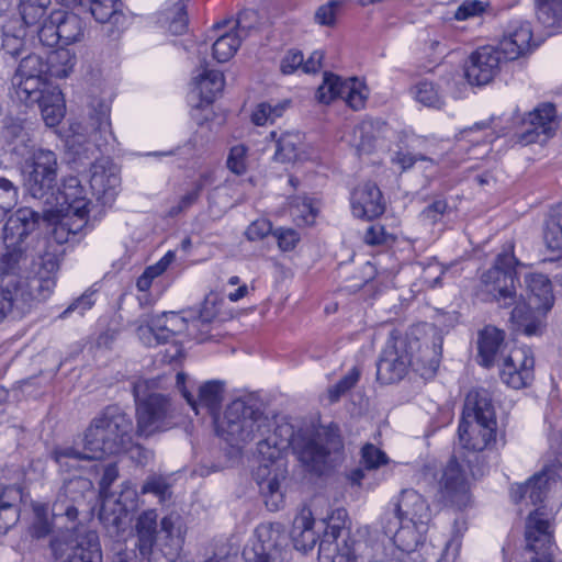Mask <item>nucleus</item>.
Masks as SVG:
<instances>
[{
    "mask_svg": "<svg viewBox=\"0 0 562 562\" xmlns=\"http://www.w3.org/2000/svg\"><path fill=\"white\" fill-rule=\"evenodd\" d=\"M544 241L549 249L562 251V204L552 209L546 223Z\"/></svg>",
    "mask_w": 562,
    "mask_h": 562,
    "instance_id": "nucleus-45",
    "label": "nucleus"
},
{
    "mask_svg": "<svg viewBox=\"0 0 562 562\" xmlns=\"http://www.w3.org/2000/svg\"><path fill=\"white\" fill-rule=\"evenodd\" d=\"M425 529L426 526L406 521V524L400 528V531L394 535L392 539L393 543L402 552H414L423 543Z\"/></svg>",
    "mask_w": 562,
    "mask_h": 562,
    "instance_id": "nucleus-42",
    "label": "nucleus"
},
{
    "mask_svg": "<svg viewBox=\"0 0 562 562\" xmlns=\"http://www.w3.org/2000/svg\"><path fill=\"white\" fill-rule=\"evenodd\" d=\"M517 263L510 246L508 251L499 254L494 266L482 274L484 290L501 307H509L517 303L515 289Z\"/></svg>",
    "mask_w": 562,
    "mask_h": 562,
    "instance_id": "nucleus-11",
    "label": "nucleus"
},
{
    "mask_svg": "<svg viewBox=\"0 0 562 562\" xmlns=\"http://www.w3.org/2000/svg\"><path fill=\"white\" fill-rule=\"evenodd\" d=\"M258 462L254 480L268 509L277 512L284 504L283 484L288 477V462L284 457H279L276 449L272 454H258Z\"/></svg>",
    "mask_w": 562,
    "mask_h": 562,
    "instance_id": "nucleus-10",
    "label": "nucleus"
},
{
    "mask_svg": "<svg viewBox=\"0 0 562 562\" xmlns=\"http://www.w3.org/2000/svg\"><path fill=\"white\" fill-rule=\"evenodd\" d=\"M558 126L555 106L552 103H542L521 120L518 140L522 145L543 144L555 134Z\"/></svg>",
    "mask_w": 562,
    "mask_h": 562,
    "instance_id": "nucleus-16",
    "label": "nucleus"
},
{
    "mask_svg": "<svg viewBox=\"0 0 562 562\" xmlns=\"http://www.w3.org/2000/svg\"><path fill=\"white\" fill-rule=\"evenodd\" d=\"M61 215V220L55 227L56 238L61 241L64 238V234H78L87 224V215L88 213H83L82 215H74L66 213H59Z\"/></svg>",
    "mask_w": 562,
    "mask_h": 562,
    "instance_id": "nucleus-55",
    "label": "nucleus"
},
{
    "mask_svg": "<svg viewBox=\"0 0 562 562\" xmlns=\"http://www.w3.org/2000/svg\"><path fill=\"white\" fill-rule=\"evenodd\" d=\"M34 104H38L47 126H56L64 117V98L58 87L48 86L43 89V95Z\"/></svg>",
    "mask_w": 562,
    "mask_h": 562,
    "instance_id": "nucleus-33",
    "label": "nucleus"
},
{
    "mask_svg": "<svg viewBox=\"0 0 562 562\" xmlns=\"http://www.w3.org/2000/svg\"><path fill=\"white\" fill-rule=\"evenodd\" d=\"M526 549L536 553L530 562H553L551 548L553 536L550 530V521L547 514L537 508L530 513L526 521Z\"/></svg>",
    "mask_w": 562,
    "mask_h": 562,
    "instance_id": "nucleus-19",
    "label": "nucleus"
},
{
    "mask_svg": "<svg viewBox=\"0 0 562 562\" xmlns=\"http://www.w3.org/2000/svg\"><path fill=\"white\" fill-rule=\"evenodd\" d=\"M255 12L245 11L238 15L235 23L236 31L226 32L220 35L212 45L213 58L218 63L228 61L240 46L243 36H246L251 29L247 23Z\"/></svg>",
    "mask_w": 562,
    "mask_h": 562,
    "instance_id": "nucleus-27",
    "label": "nucleus"
},
{
    "mask_svg": "<svg viewBox=\"0 0 562 562\" xmlns=\"http://www.w3.org/2000/svg\"><path fill=\"white\" fill-rule=\"evenodd\" d=\"M175 255L169 251L158 262L145 269L142 276L136 281V286L139 291H147L154 279L162 274L169 265L173 261Z\"/></svg>",
    "mask_w": 562,
    "mask_h": 562,
    "instance_id": "nucleus-50",
    "label": "nucleus"
},
{
    "mask_svg": "<svg viewBox=\"0 0 562 562\" xmlns=\"http://www.w3.org/2000/svg\"><path fill=\"white\" fill-rule=\"evenodd\" d=\"M40 218V213L31 207H21L8 218L2 234L5 252L0 258V276L13 272L27 257H32V262L38 260V240H48L37 233Z\"/></svg>",
    "mask_w": 562,
    "mask_h": 562,
    "instance_id": "nucleus-5",
    "label": "nucleus"
},
{
    "mask_svg": "<svg viewBox=\"0 0 562 562\" xmlns=\"http://www.w3.org/2000/svg\"><path fill=\"white\" fill-rule=\"evenodd\" d=\"M504 331L496 327L487 326L481 333L479 337V358L480 364L485 368H490L495 363L502 361L504 357Z\"/></svg>",
    "mask_w": 562,
    "mask_h": 562,
    "instance_id": "nucleus-31",
    "label": "nucleus"
},
{
    "mask_svg": "<svg viewBox=\"0 0 562 562\" xmlns=\"http://www.w3.org/2000/svg\"><path fill=\"white\" fill-rule=\"evenodd\" d=\"M211 181L210 173H202L199 179L193 183L192 188L183 194L178 203L171 206L168 211V215L171 217H176L179 214L189 210L193 204H195L204 190L205 186Z\"/></svg>",
    "mask_w": 562,
    "mask_h": 562,
    "instance_id": "nucleus-46",
    "label": "nucleus"
},
{
    "mask_svg": "<svg viewBox=\"0 0 562 562\" xmlns=\"http://www.w3.org/2000/svg\"><path fill=\"white\" fill-rule=\"evenodd\" d=\"M119 477V469L115 463H110L104 467L103 473L99 483V492H95L97 496L90 503V508L87 512H90L93 509V503L98 499V497H110L109 491L111 485L116 481Z\"/></svg>",
    "mask_w": 562,
    "mask_h": 562,
    "instance_id": "nucleus-62",
    "label": "nucleus"
},
{
    "mask_svg": "<svg viewBox=\"0 0 562 562\" xmlns=\"http://www.w3.org/2000/svg\"><path fill=\"white\" fill-rule=\"evenodd\" d=\"M83 5H89L92 16L100 23L121 25L124 22L120 0H85Z\"/></svg>",
    "mask_w": 562,
    "mask_h": 562,
    "instance_id": "nucleus-39",
    "label": "nucleus"
},
{
    "mask_svg": "<svg viewBox=\"0 0 562 562\" xmlns=\"http://www.w3.org/2000/svg\"><path fill=\"white\" fill-rule=\"evenodd\" d=\"M380 522L383 533L393 539L394 535L400 531V528L406 524V520L402 513L397 510V506L394 504L392 509L386 510L382 515Z\"/></svg>",
    "mask_w": 562,
    "mask_h": 562,
    "instance_id": "nucleus-61",
    "label": "nucleus"
},
{
    "mask_svg": "<svg viewBox=\"0 0 562 562\" xmlns=\"http://www.w3.org/2000/svg\"><path fill=\"white\" fill-rule=\"evenodd\" d=\"M395 505L407 522L427 526L431 518V512L428 503L415 490L402 491Z\"/></svg>",
    "mask_w": 562,
    "mask_h": 562,
    "instance_id": "nucleus-30",
    "label": "nucleus"
},
{
    "mask_svg": "<svg viewBox=\"0 0 562 562\" xmlns=\"http://www.w3.org/2000/svg\"><path fill=\"white\" fill-rule=\"evenodd\" d=\"M47 63L34 53L24 56L13 76L15 93L21 102L33 105L43 95V89L49 85L46 81Z\"/></svg>",
    "mask_w": 562,
    "mask_h": 562,
    "instance_id": "nucleus-14",
    "label": "nucleus"
},
{
    "mask_svg": "<svg viewBox=\"0 0 562 562\" xmlns=\"http://www.w3.org/2000/svg\"><path fill=\"white\" fill-rule=\"evenodd\" d=\"M192 83L201 101L211 104L223 91L225 79L221 71L210 69L209 63L203 59L196 69V75L192 78Z\"/></svg>",
    "mask_w": 562,
    "mask_h": 562,
    "instance_id": "nucleus-29",
    "label": "nucleus"
},
{
    "mask_svg": "<svg viewBox=\"0 0 562 562\" xmlns=\"http://www.w3.org/2000/svg\"><path fill=\"white\" fill-rule=\"evenodd\" d=\"M102 504L99 512V519L111 535H119L124 529V519L127 516L126 508L119 499L101 497Z\"/></svg>",
    "mask_w": 562,
    "mask_h": 562,
    "instance_id": "nucleus-38",
    "label": "nucleus"
},
{
    "mask_svg": "<svg viewBox=\"0 0 562 562\" xmlns=\"http://www.w3.org/2000/svg\"><path fill=\"white\" fill-rule=\"evenodd\" d=\"M90 188L102 203L114 200L121 183L120 168L110 159L102 158L91 166Z\"/></svg>",
    "mask_w": 562,
    "mask_h": 562,
    "instance_id": "nucleus-22",
    "label": "nucleus"
},
{
    "mask_svg": "<svg viewBox=\"0 0 562 562\" xmlns=\"http://www.w3.org/2000/svg\"><path fill=\"white\" fill-rule=\"evenodd\" d=\"M366 88L356 78L346 80V85L342 86V100L353 110H360L363 108L367 94Z\"/></svg>",
    "mask_w": 562,
    "mask_h": 562,
    "instance_id": "nucleus-54",
    "label": "nucleus"
},
{
    "mask_svg": "<svg viewBox=\"0 0 562 562\" xmlns=\"http://www.w3.org/2000/svg\"><path fill=\"white\" fill-rule=\"evenodd\" d=\"M379 122L364 120L353 131V142L359 154H369L374 146V125Z\"/></svg>",
    "mask_w": 562,
    "mask_h": 562,
    "instance_id": "nucleus-49",
    "label": "nucleus"
},
{
    "mask_svg": "<svg viewBox=\"0 0 562 562\" xmlns=\"http://www.w3.org/2000/svg\"><path fill=\"white\" fill-rule=\"evenodd\" d=\"M346 80L340 77L325 72L323 83L316 91V99L322 103H329L337 98H342V86Z\"/></svg>",
    "mask_w": 562,
    "mask_h": 562,
    "instance_id": "nucleus-48",
    "label": "nucleus"
},
{
    "mask_svg": "<svg viewBox=\"0 0 562 562\" xmlns=\"http://www.w3.org/2000/svg\"><path fill=\"white\" fill-rule=\"evenodd\" d=\"M413 94L415 99L426 105L431 108H441L443 104L442 98L435 87V85L430 81H419L414 88H413Z\"/></svg>",
    "mask_w": 562,
    "mask_h": 562,
    "instance_id": "nucleus-53",
    "label": "nucleus"
},
{
    "mask_svg": "<svg viewBox=\"0 0 562 562\" xmlns=\"http://www.w3.org/2000/svg\"><path fill=\"white\" fill-rule=\"evenodd\" d=\"M169 484L167 483V480L157 474H151L147 476L144 484L140 487L142 494H154L159 498V502H165L167 498L170 497L169 492Z\"/></svg>",
    "mask_w": 562,
    "mask_h": 562,
    "instance_id": "nucleus-58",
    "label": "nucleus"
},
{
    "mask_svg": "<svg viewBox=\"0 0 562 562\" xmlns=\"http://www.w3.org/2000/svg\"><path fill=\"white\" fill-rule=\"evenodd\" d=\"M346 517L345 509H337L329 517L319 542L318 562H379L373 544L350 535Z\"/></svg>",
    "mask_w": 562,
    "mask_h": 562,
    "instance_id": "nucleus-8",
    "label": "nucleus"
},
{
    "mask_svg": "<svg viewBox=\"0 0 562 562\" xmlns=\"http://www.w3.org/2000/svg\"><path fill=\"white\" fill-rule=\"evenodd\" d=\"M36 519L32 526L33 536L36 538L46 537L52 530V524L46 517L47 508L44 505L34 507Z\"/></svg>",
    "mask_w": 562,
    "mask_h": 562,
    "instance_id": "nucleus-64",
    "label": "nucleus"
},
{
    "mask_svg": "<svg viewBox=\"0 0 562 562\" xmlns=\"http://www.w3.org/2000/svg\"><path fill=\"white\" fill-rule=\"evenodd\" d=\"M538 21L548 29L562 27V0H535Z\"/></svg>",
    "mask_w": 562,
    "mask_h": 562,
    "instance_id": "nucleus-43",
    "label": "nucleus"
},
{
    "mask_svg": "<svg viewBox=\"0 0 562 562\" xmlns=\"http://www.w3.org/2000/svg\"><path fill=\"white\" fill-rule=\"evenodd\" d=\"M97 494L92 482L76 476L64 483L52 505L53 521L57 527L75 531V538L67 543L70 549L68 562H102L99 536L94 530H81L78 522L80 513L90 508Z\"/></svg>",
    "mask_w": 562,
    "mask_h": 562,
    "instance_id": "nucleus-2",
    "label": "nucleus"
},
{
    "mask_svg": "<svg viewBox=\"0 0 562 562\" xmlns=\"http://www.w3.org/2000/svg\"><path fill=\"white\" fill-rule=\"evenodd\" d=\"M186 528L178 514H170L160 521V530L156 539L157 546L167 559L171 562L182 550L184 543Z\"/></svg>",
    "mask_w": 562,
    "mask_h": 562,
    "instance_id": "nucleus-26",
    "label": "nucleus"
},
{
    "mask_svg": "<svg viewBox=\"0 0 562 562\" xmlns=\"http://www.w3.org/2000/svg\"><path fill=\"white\" fill-rule=\"evenodd\" d=\"M46 211L66 213L67 215H82L88 213L90 200L87 191L77 177H68L60 188L53 189V196L48 201H42Z\"/></svg>",
    "mask_w": 562,
    "mask_h": 562,
    "instance_id": "nucleus-17",
    "label": "nucleus"
},
{
    "mask_svg": "<svg viewBox=\"0 0 562 562\" xmlns=\"http://www.w3.org/2000/svg\"><path fill=\"white\" fill-rule=\"evenodd\" d=\"M30 170L24 173V187L27 193L40 201H48L53 189L57 187V156L49 149L38 148L25 164Z\"/></svg>",
    "mask_w": 562,
    "mask_h": 562,
    "instance_id": "nucleus-12",
    "label": "nucleus"
},
{
    "mask_svg": "<svg viewBox=\"0 0 562 562\" xmlns=\"http://www.w3.org/2000/svg\"><path fill=\"white\" fill-rule=\"evenodd\" d=\"M350 204L353 216L361 220H374L385 211L382 192L371 181L360 183L352 190Z\"/></svg>",
    "mask_w": 562,
    "mask_h": 562,
    "instance_id": "nucleus-23",
    "label": "nucleus"
},
{
    "mask_svg": "<svg viewBox=\"0 0 562 562\" xmlns=\"http://www.w3.org/2000/svg\"><path fill=\"white\" fill-rule=\"evenodd\" d=\"M499 375L508 386L519 390L533 380L535 359L531 351L524 347H516L502 357Z\"/></svg>",
    "mask_w": 562,
    "mask_h": 562,
    "instance_id": "nucleus-18",
    "label": "nucleus"
},
{
    "mask_svg": "<svg viewBox=\"0 0 562 562\" xmlns=\"http://www.w3.org/2000/svg\"><path fill=\"white\" fill-rule=\"evenodd\" d=\"M136 334L145 346L154 347L159 344H166V336H162L160 329L156 328L155 316L148 323L139 325Z\"/></svg>",
    "mask_w": 562,
    "mask_h": 562,
    "instance_id": "nucleus-59",
    "label": "nucleus"
},
{
    "mask_svg": "<svg viewBox=\"0 0 562 562\" xmlns=\"http://www.w3.org/2000/svg\"><path fill=\"white\" fill-rule=\"evenodd\" d=\"M360 376L357 368L351 369L348 374L340 379L334 386L328 390V396L331 403L337 402L342 394L356 385Z\"/></svg>",
    "mask_w": 562,
    "mask_h": 562,
    "instance_id": "nucleus-63",
    "label": "nucleus"
},
{
    "mask_svg": "<svg viewBox=\"0 0 562 562\" xmlns=\"http://www.w3.org/2000/svg\"><path fill=\"white\" fill-rule=\"evenodd\" d=\"M50 0H20V13L26 26H37Z\"/></svg>",
    "mask_w": 562,
    "mask_h": 562,
    "instance_id": "nucleus-47",
    "label": "nucleus"
},
{
    "mask_svg": "<svg viewBox=\"0 0 562 562\" xmlns=\"http://www.w3.org/2000/svg\"><path fill=\"white\" fill-rule=\"evenodd\" d=\"M50 457L58 465L59 471L65 473L78 471L82 461L98 460L94 453L85 447L79 450L72 446L56 447L52 450Z\"/></svg>",
    "mask_w": 562,
    "mask_h": 562,
    "instance_id": "nucleus-35",
    "label": "nucleus"
},
{
    "mask_svg": "<svg viewBox=\"0 0 562 562\" xmlns=\"http://www.w3.org/2000/svg\"><path fill=\"white\" fill-rule=\"evenodd\" d=\"M270 136L277 142L274 160L290 162L297 158L302 145V136L299 133H283L278 137L277 132H271Z\"/></svg>",
    "mask_w": 562,
    "mask_h": 562,
    "instance_id": "nucleus-41",
    "label": "nucleus"
},
{
    "mask_svg": "<svg viewBox=\"0 0 562 562\" xmlns=\"http://www.w3.org/2000/svg\"><path fill=\"white\" fill-rule=\"evenodd\" d=\"M137 548L143 557L151 553L156 542L157 531V513L154 509L143 512L136 521Z\"/></svg>",
    "mask_w": 562,
    "mask_h": 562,
    "instance_id": "nucleus-36",
    "label": "nucleus"
},
{
    "mask_svg": "<svg viewBox=\"0 0 562 562\" xmlns=\"http://www.w3.org/2000/svg\"><path fill=\"white\" fill-rule=\"evenodd\" d=\"M155 383L138 380L133 385L136 405V434L148 438L178 425L179 412L168 394L154 391Z\"/></svg>",
    "mask_w": 562,
    "mask_h": 562,
    "instance_id": "nucleus-6",
    "label": "nucleus"
},
{
    "mask_svg": "<svg viewBox=\"0 0 562 562\" xmlns=\"http://www.w3.org/2000/svg\"><path fill=\"white\" fill-rule=\"evenodd\" d=\"M361 462L366 470H375L389 462L387 456L372 443H366L361 449Z\"/></svg>",
    "mask_w": 562,
    "mask_h": 562,
    "instance_id": "nucleus-60",
    "label": "nucleus"
},
{
    "mask_svg": "<svg viewBox=\"0 0 562 562\" xmlns=\"http://www.w3.org/2000/svg\"><path fill=\"white\" fill-rule=\"evenodd\" d=\"M291 215L300 218L302 223L311 225L317 215V210L313 206L312 201L304 198H295L290 205Z\"/></svg>",
    "mask_w": 562,
    "mask_h": 562,
    "instance_id": "nucleus-57",
    "label": "nucleus"
},
{
    "mask_svg": "<svg viewBox=\"0 0 562 562\" xmlns=\"http://www.w3.org/2000/svg\"><path fill=\"white\" fill-rule=\"evenodd\" d=\"M47 75L55 78H66L70 75L76 64V57L68 49H57L49 54L45 60Z\"/></svg>",
    "mask_w": 562,
    "mask_h": 562,
    "instance_id": "nucleus-44",
    "label": "nucleus"
},
{
    "mask_svg": "<svg viewBox=\"0 0 562 562\" xmlns=\"http://www.w3.org/2000/svg\"><path fill=\"white\" fill-rule=\"evenodd\" d=\"M19 188L10 179L0 177V222L18 204Z\"/></svg>",
    "mask_w": 562,
    "mask_h": 562,
    "instance_id": "nucleus-51",
    "label": "nucleus"
},
{
    "mask_svg": "<svg viewBox=\"0 0 562 562\" xmlns=\"http://www.w3.org/2000/svg\"><path fill=\"white\" fill-rule=\"evenodd\" d=\"M418 341H409L403 337H392L376 362V380L381 384L400 382L415 366L413 360L414 347Z\"/></svg>",
    "mask_w": 562,
    "mask_h": 562,
    "instance_id": "nucleus-13",
    "label": "nucleus"
},
{
    "mask_svg": "<svg viewBox=\"0 0 562 562\" xmlns=\"http://www.w3.org/2000/svg\"><path fill=\"white\" fill-rule=\"evenodd\" d=\"M318 525L316 530V521L310 508L304 507L300 510L291 529V539L296 550L307 552L314 548L319 538V531L326 528L325 521Z\"/></svg>",
    "mask_w": 562,
    "mask_h": 562,
    "instance_id": "nucleus-28",
    "label": "nucleus"
},
{
    "mask_svg": "<svg viewBox=\"0 0 562 562\" xmlns=\"http://www.w3.org/2000/svg\"><path fill=\"white\" fill-rule=\"evenodd\" d=\"M156 328L160 329L162 336H166V342L173 336L186 334L193 339L191 328V316L188 311L183 314L177 312H164L155 316Z\"/></svg>",
    "mask_w": 562,
    "mask_h": 562,
    "instance_id": "nucleus-34",
    "label": "nucleus"
},
{
    "mask_svg": "<svg viewBox=\"0 0 562 562\" xmlns=\"http://www.w3.org/2000/svg\"><path fill=\"white\" fill-rule=\"evenodd\" d=\"M529 291L528 306L517 304L512 312V319L527 336L537 335L542 326L543 317L554 304L552 283L541 273H530L525 277Z\"/></svg>",
    "mask_w": 562,
    "mask_h": 562,
    "instance_id": "nucleus-9",
    "label": "nucleus"
},
{
    "mask_svg": "<svg viewBox=\"0 0 562 562\" xmlns=\"http://www.w3.org/2000/svg\"><path fill=\"white\" fill-rule=\"evenodd\" d=\"M438 497L449 506L465 507L470 501L467 470L453 456L442 469L438 482Z\"/></svg>",
    "mask_w": 562,
    "mask_h": 562,
    "instance_id": "nucleus-15",
    "label": "nucleus"
},
{
    "mask_svg": "<svg viewBox=\"0 0 562 562\" xmlns=\"http://www.w3.org/2000/svg\"><path fill=\"white\" fill-rule=\"evenodd\" d=\"M38 260L33 261V276L11 277L0 285V323L9 315L22 317L52 294L59 268L56 246L38 240Z\"/></svg>",
    "mask_w": 562,
    "mask_h": 562,
    "instance_id": "nucleus-3",
    "label": "nucleus"
},
{
    "mask_svg": "<svg viewBox=\"0 0 562 562\" xmlns=\"http://www.w3.org/2000/svg\"><path fill=\"white\" fill-rule=\"evenodd\" d=\"M559 483L557 472L553 467H547L541 472L536 473L528 482L513 490L512 498L518 503L525 498L532 505L542 503L548 493Z\"/></svg>",
    "mask_w": 562,
    "mask_h": 562,
    "instance_id": "nucleus-25",
    "label": "nucleus"
},
{
    "mask_svg": "<svg viewBox=\"0 0 562 562\" xmlns=\"http://www.w3.org/2000/svg\"><path fill=\"white\" fill-rule=\"evenodd\" d=\"M56 19V11L52 12L50 15L43 20L37 25V35L41 41V43L45 46L53 47L57 44H59V36H58V21L55 22Z\"/></svg>",
    "mask_w": 562,
    "mask_h": 562,
    "instance_id": "nucleus-56",
    "label": "nucleus"
},
{
    "mask_svg": "<svg viewBox=\"0 0 562 562\" xmlns=\"http://www.w3.org/2000/svg\"><path fill=\"white\" fill-rule=\"evenodd\" d=\"M132 418L117 405L106 406L97 415L85 431L83 442L98 459L117 454L131 442Z\"/></svg>",
    "mask_w": 562,
    "mask_h": 562,
    "instance_id": "nucleus-7",
    "label": "nucleus"
},
{
    "mask_svg": "<svg viewBox=\"0 0 562 562\" xmlns=\"http://www.w3.org/2000/svg\"><path fill=\"white\" fill-rule=\"evenodd\" d=\"M532 30L530 23L514 20L507 25L499 41L498 49L506 60H515L527 53L531 47Z\"/></svg>",
    "mask_w": 562,
    "mask_h": 562,
    "instance_id": "nucleus-24",
    "label": "nucleus"
},
{
    "mask_svg": "<svg viewBox=\"0 0 562 562\" xmlns=\"http://www.w3.org/2000/svg\"><path fill=\"white\" fill-rule=\"evenodd\" d=\"M19 498V490L0 487V533H5L19 520V508L16 506Z\"/></svg>",
    "mask_w": 562,
    "mask_h": 562,
    "instance_id": "nucleus-40",
    "label": "nucleus"
},
{
    "mask_svg": "<svg viewBox=\"0 0 562 562\" xmlns=\"http://www.w3.org/2000/svg\"><path fill=\"white\" fill-rule=\"evenodd\" d=\"M186 379L187 375L179 372L177 374V387L195 414H199L200 408H205L210 415L216 417L224 400V383L218 380L206 381L200 384L198 395L194 396L187 390Z\"/></svg>",
    "mask_w": 562,
    "mask_h": 562,
    "instance_id": "nucleus-20",
    "label": "nucleus"
},
{
    "mask_svg": "<svg viewBox=\"0 0 562 562\" xmlns=\"http://www.w3.org/2000/svg\"><path fill=\"white\" fill-rule=\"evenodd\" d=\"M286 103L278 102L271 104L269 102H262L257 105L252 112L251 121L255 125L262 126L268 123H273L278 117L282 116L285 110Z\"/></svg>",
    "mask_w": 562,
    "mask_h": 562,
    "instance_id": "nucleus-52",
    "label": "nucleus"
},
{
    "mask_svg": "<svg viewBox=\"0 0 562 562\" xmlns=\"http://www.w3.org/2000/svg\"><path fill=\"white\" fill-rule=\"evenodd\" d=\"M56 21H58L57 30L59 44L70 45L82 40L85 35V24L77 14L57 10L55 22Z\"/></svg>",
    "mask_w": 562,
    "mask_h": 562,
    "instance_id": "nucleus-37",
    "label": "nucleus"
},
{
    "mask_svg": "<svg viewBox=\"0 0 562 562\" xmlns=\"http://www.w3.org/2000/svg\"><path fill=\"white\" fill-rule=\"evenodd\" d=\"M503 54L498 48L484 46L470 56L464 75L470 85L483 86L492 81L498 71Z\"/></svg>",
    "mask_w": 562,
    "mask_h": 562,
    "instance_id": "nucleus-21",
    "label": "nucleus"
},
{
    "mask_svg": "<svg viewBox=\"0 0 562 562\" xmlns=\"http://www.w3.org/2000/svg\"><path fill=\"white\" fill-rule=\"evenodd\" d=\"M217 432L232 446L258 441V454L279 457L293 442V449L300 462L316 474H324L342 461L344 443L337 426L322 427L313 435L302 436L293 441L291 425L277 424L265 415L259 402L254 397L234 400L225 409L223 419L217 424Z\"/></svg>",
    "mask_w": 562,
    "mask_h": 562,
    "instance_id": "nucleus-1",
    "label": "nucleus"
},
{
    "mask_svg": "<svg viewBox=\"0 0 562 562\" xmlns=\"http://www.w3.org/2000/svg\"><path fill=\"white\" fill-rule=\"evenodd\" d=\"M193 339L204 341L210 337L212 324L218 318L215 295H207L198 310H189Z\"/></svg>",
    "mask_w": 562,
    "mask_h": 562,
    "instance_id": "nucleus-32",
    "label": "nucleus"
},
{
    "mask_svg": "<svg viewBox=\"0 0 562 562\" xmlns=\"http://www.w3.org/2000/svg\"><path fill=\"white\" fill-rule=\"evenodd\" d=\"M497 419L491 393L483 387L472 389L465 396L458 428L459 443L469 452L463 460L473 477L484 474L481 452L496 442Z\"/></svg>",
    "mask_w": 562,
    "mask_h": 562,
    "instance_id": "nucleus-4",
    "label": "nucleus"
}]
</instances>
